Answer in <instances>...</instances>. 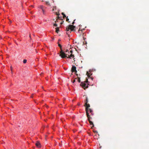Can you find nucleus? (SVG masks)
I'll return each instance as SVG.
<instances>
[{"label":"nucleus","instance_id":"nucleus-1","mask_svg":"<svg viewBox=\"0 0 149 149\" xmlns=\"http://www.w3.org/2000/svg\"><path fill=\"white\" fill-rule=\"evenodd\" d=\"M75 26L73 25H70L67 26L66 27L65 30L66 31V33L69 35L71 33L72 31H75Z\"/></svg>","mask_w":149,"mask_h":149},{"label":"nucleus","instance_id":"nucleus-2","mask_svg":"<svg viewBox=\"0 0 149 149\" xmlns=\"http://www.w3.org/2000/svg\"><path fill=\"white\" fill-rule=\"evenodd\" d=\"M86 107V114H87L88 116V112H89L91 113V115H93V111L91 109L89 108L90 107V105L89 104H85L84 105Z\"/></svg>","mask_w":149,"mask_h":149},{"label":"nucleus","instance_id":"nucleus-3","mask_svg":"<svg viewBox=\"0 0 149 149\" xmlns=\"http://www.w3.org/2000/svg\"><path fill=\"white\" fill-rule=\"evenodd\" d=\"M88 80L87 79H86V80L84 82H81L80 84V86H82L83 88L84 89H85L86 88H88V86L86 85V83L88 82Z\"/></svg>","mask_w":149,"mask_h":149},{"label":"nucleus","instance_id":"nucleus-4","mask_svg":"<svg viewBox=\"0 0 149 149\" xmlns=\"http://www.w3.org/2000/svg\"><path fill=\"white\" fill-rule=\"evenodd\" d=\"M60 54L59 56L61 57L62 58H65L67 57L68 58V54H65L64 52L62 51V49L60 51Z\"/></svg>","mask_w":149,"mask_h":149},{"label":"nucleus","instance_id":"nucleus-5","mask_svg":"<svg viewBox=\"0 0 149 149\" xmlns=\"http://www.w3.org/2000/svg\"><path fill=\"white\" fill-rule=\"evenodd\" d=\"M76 67L74 66H73L71 68V71L72 72H75V73L76 74L77 72V71L76 70ZM77 76L78 75V74H76Z\"/></svg>","mask_w":149,"mask_h":149},{"label":"nucleus","instance_id":"nucleus-6","mask_svg":"<svg viewBox=\"0 0 149 149\" xmlns=\"http://www.w3.org/2000/svg\"><path fill=\"white\" fill-rule=\"evenodd\" d=\"M72 51L71 50L70 51V53H71V54H70V55H68V58H74V55H72Z\"/></svg>","mask_w":149,"mask_h":149},{"label":"nucleus","instance_id":"nucleus-7","mask_svg":"<svg viewBox=\"0 0 149 149\" xmlns=\"http://www.w3.org/2000/svg\"><path fill=\"white\" fill-rule=\"evenodd\" d=\"M36 146L38 148L40 147V143L38 141H37L36 143Z\"/></svg>","mask_w":149,"mask_h":149},{"label":"nucleus","instance_id":"nucleus-8","mask_svg":"<svg viewBox=\"0 0 149 149\" xmlns=\"http://www.w3.org/2000/svg\"><path fill=\"white\" fill-rule=\"evenodd\" d=\"M88 121L90 123V125H93V126L92 127V128L93 127H94V124L93 122L90 120H89Z\"/></svg>","mask_w":149,"mask_h":149},{"label":"nucleus","instance_id":"nucleus-9","mask_svg":"<svg viewBox=\"0 0 149 149\" xmlns=\"http://www.w3.org/2000/svg\"><path fill=\"white\" fill-rule=\"evenodd\" d=\"M86 115H87V116L88 118V120H90L92 119V118L90 116L88 113V115L87 114H86Z\"/></svg>","mask_w":149,"mask_h":149},{"label":"nucleus","instance_id":"nucleus-10","mask_svg":"<svg viewBox=\"0 0 149 149\" xmlns=\"http://www.w3.org/2000/svg\"><path fill=\"white\" fill-rule=\"evenodd\" d=\"M56 29V32L57 33H58V32L59 31V28L58 27H56L55 29Z\"/></svg>","mask_w":149,"mask_h":149},{"label":"nucleus","instance_id":"nucleus-11","mask_svg":"<svg viewBox=\"0 0 149 149\" xmlns=\"http://www.w3.org/2000/svg\"><path fill=\"white\" fill-rule=\"evenodd\" d=\"M88 99L87 97L86 99V102H85V104H87L88 103Z\"/></svg>","mask_w":149,"mask_h":149},{"label":"nucleus","instance_id":"nucleus-12","mask_svg":"<svg viewBox=\"0 0 149 149\" xmlns=\"http://www.w3.org/2000/svg\"><path fill=\"white\" fill-rule=\"evenodd\" d=\"M26 62H27V60L26 59H24L23 61V62L24 63H26Z\"/></svg>","mask_w":149,"mask_h":149},{"label":"nucleus","instance_id":"nucleus-13","mask_svg":"<svg viewBox=\"0 0 149 149\" xmlns=\"http://www.w3.org/2000/svg\"><path fill=\"white\" fill-rule=\"evenodd\" d=\"M58 46L59 47H60V48H61V49H62V46L60 44H58Z\"/></svg>","mask_w":149,"mask_h":149},{"label":"nucleus","instance_id":"nucleus-14","mask_svg":"<svg viewBox=\"0 0 149 149\" xmlns=\"http://www.w3.org/2000/svg\"><path fill=\"white\" fill-rule=\"evenodd\" d=\"M78 79H77V80L79 82H80V78L78 77Z\"/></svg>","mask_w":149,"mask_h":149},{"label":"nucleus","instance_id":"nucleus-15","mask_svg":"<svg viewBox=\"0 0 149 149\" xmlns=\"http://www.w3.org/2000/svg\"><path fill=\"white\" fill-rule=\"evenodd\" d=\"M40 8L42 9H44V7L42 6H40Z\"/></svg>","mask_w":149,"mask_h":149},{"label":"nucleus","instance_id":"nucleus-16","mask_svg":"<svg viewBox=\"0 0 149 149\" xmlns=\"http://www.w3.org/2000/svg\"><path fill=\"white\" fill-rule=\"evenodd\" d=\"M46 4L47 5H50V3H49V2H46Z\"/></svg>","mask_w":149,"mask_h":149},{"label":"nucleus","instance_id":"nucleus-17","mask_svg":"<svg viewBox=\"0 0 149 149\" xmlns=\"http://www.w3.org/2000/svg\"><path fill=\"white\" fill-rule=\"evenodd\" d=\"M54 26H57V24H54Z\"/></svg>","mask_w":149,"mask_h":149},{"label":"nucleus","instance_id":"nucleus-18","mask_svg":"<svg viewBox=\"0 0 149 149\" xmlns=\"http://www.w3.org/2000/svg\"><path fill=\"white\" fill-rule=\"evenodd\" d=\"M63 18H64L65 17H66V16L65 15V14H64V15H63Z\"/></svg>","mask_w":149,"mask_h":149},{"label":"nucleus","instance_id":"nucleus-19","mask_svg":"<svg viewBox=\"0 0 149 149\" xmlns=\"http://www.w3.org/2000/svg\"><path fill=\"white\" fill-rule=\"evenodd\" d=\"M68 17H67V18H66V21H68L69 20V19L68 18Z\"/></svg>","mask_w":149,"mask_h":149},{"label":"nucleus","instance_id":"nucleus-20","mask_svg":"<svg viewBox=\"0 0 149 149\" xmlns=\"http://www.w3.org/2000/svg\"><path fill=\"white\" fill-rule=\"evenodd\" d=\"M75 19L74 20V22H73L72 23V24L73 25L74 24V21H75Z\"/></svg>","mask_w":149,"mask_h":149},{"label":"nucleus","instance_id":"nucleus-21","mask_svg":"<svg viewBox=\"0 0 149 149\" xmlns=\"http://www.w3.org/2000/svg\"><path fill=\"white\" fill-rule=\"evenodd\" d=\"M42 10L43 13H44V9H42Z\"/></svg>","mask_w":149,"mask_h":149},{"label":"nucleus","instance_id":"nucleus-22","mask_svg":"<svg viewBox=\"0 0 149 149\" xmlns=\"http://www.w3.org/2000/svg\"><path fill=\"white\" fill-rule=\"evenodd\" d=\"M62 14L63 15H64L65 14H64V13H62Z\"/></svg>","mask_w":149,"mask_h":149},{"label":"nucleus","instance_id":"nucleus-23","mask_svg":"<svg viewBox=\"0 0 149 149\" xmlns=\"http://www.w3.org/2000/svg\"><path fill=\"white\" fill-rule=\"evenodd\" d=\"M75 81V79H74V80L73 82V83H74Z\"/></svg>","mask_w":149,"mask_h":149},{"label":"nucleus","instance_id":"nucleus-24","mask_svg":"<svg viewBox=\"0 0 149 149\" xmlns=\"http://www.w3.org/2000/svg\"><path fill=\"white\" fill-rule=\"evenodd\" d=\"M68 49H67L65 51V52H68Z\"/></svg>","mask_w":149,"mask_h":149},{"label":"nucleus","instance_id":"nucleus-25","mask_svg":"<svg viewBox=\"0 0 149 149\" xmlns=\"http://www.w3.org/2000/svg\"><path fill=\"white\" fill-rule=\"evenodd\" d=\"M58 21V20H57V19L56 21H55V22H57Z\"/></svg>","mask_w":149,"mask_h":149},{"label":"nucleus","instance_id":"nucleus-26","mask_svg":"<svg viewBox=\"0 0 149 149\" xmlns=\"http://www.w3.org/2000/svg\"><path fill=\"white\" fill-rule=\"evenodd\" d=\"M80 31V29H79V32Z\"/></svg>","mask_w":149,"mask_h":149},{"label":"nucleus","instance_id":"nucleus-27","mask_svg":"<svg viewBox=\"0 0 149 149\" xmlns=\"http://www.w3.org/2000/svg\"><path fill=\"white\" fill-rule=\"evenodd\" d=\"M58 19H59V17H58Z\"/></svg>","mask_w":149,"mask_h":149},{"label":"nucleus","instance_id":"nucleus-28","mask_svg":"<svg viewBox=\"0 0 149 149\" xmlns=\"http://www.w3.org/2000/svg\"><path fill=\"white\" fill-rule=\"evenodd\" d=\"M74 61H75V60H74Z\"/></svg>","mask_w":149,"mask_h":149},{"label":"nucleus","instance_id":"nucleus-29","mask_svg":"<svg viewBox=\"0 0 149 149\" xmlns=\"http://www.w3.org/2000/svg\"><path fill=\"white\" fill-rule=\"evenodd\" d=\"M94 132H95H95H97L95 131H94Z\"/></svg>","mask_w":149,"mask_h":149},{"label":"nucleus","instance_id":"nucleus-30","mask_svg":"<svg viewBox=\"0 0 149 149\" xmlns=\"http://www.w3.org/2000/svg\"><path fill=\"white\" fill-rule=\"evenodd\" d=\"M11 70H12V67H11Z\"/></svg>","mask_w":149,"mask_h":149}]
</instances>
